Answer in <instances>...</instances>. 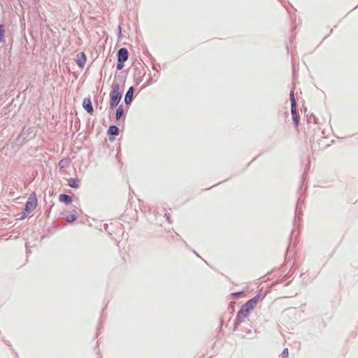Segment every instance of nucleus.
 <instances>
[{"mask_svg":"<svg viewBox=\"0 0 358 358\" xmlns=\"http://www.w3.org/2000/svg\"><path fill=\"white\" fill-rule=\"evenodd\" d=\"M290 100H291V105L293 106V101H296L294 99V92L292 91L290 93Z\"/></svg>","mask_w":358,"mask_h":358,"instance_id":"nucleus-16","label":"nucleus"},{"mask_svg":"<svg viewBox=\"0 0 358 358\" xmlns=\"http://www.w3.org/2000/svg\"><path fill=\"white\" fill-rule=\"evenodd\" d=\"M108 133L112 136H117L119 134V129L116 126H110L108 129Z\"/></svg>","mask_w":358,"mask_h":358,"instance_id":"nucleus-10","label":"nucleus"},{"mask_svg":"<svg viewBox=\"0 0 358 358\" xmlns=\"http://www.w3.org/2000/svg\"><path fill=\"white\" fill-rule=\"evenodd\" d=\"M68 184L70 187H73V188H78L79 187L78 181H77L74 179L69 180Z\"/></svg>","mask_w":358,"mask_h":358,"instance_id":"nucleus-12","label":"nucleus"},{"mask_svg":"<svg viewBox=\"0 0 358 358\" xmlns=\"http://www.w3.org/2000/svg\"><path fill=\"white\" fill-rule=\"evenodd\" d=\"M258 301V296H256L247 301L242 306L240 310L238 312L236 319V324L241 323L243 320L250 314V313L256 306Z\"/></svg>","mask_w":358,"mask_h":358,"instance_id":"nucleus-1","label":"nucleus"},{"mask_svg":"<svg viewBox=\"0 0 358 358\" xmlns=\"http://www.w3.org/2000/svg\"><path fill=\"white\" fill-rule=\"evenodd\" d=\"M133 94H134V89H133V87H131L128 90V91L125 95V97H124V101L127 104L129 103L132 101Z\"/></svg>","mask_w":358,"mask_h":358,"instance_id":"nucleus-8","label":"nucleus"},{"mask_svg":"<svg viewBox=\"0 0 358 358\" xmlns=\"http://www.w3.org/2000/svg\"><path fill=\"white\" fill-rule=\"evenodd\" d=\"M293 102V106L291 107V113L296 127H298L299 122V116L298 115L296 112V101Z\"/></svg>","mask_w":358,"mask_h":358,"instance_id":"nucleus-6","label":"nucleus"},{"mask_svg":"<svg viewBox=\"0 0 358 358\" xmlns=\"http://www.w3.org/2000/svg\"><path fill=\"white\" fill-rule=\"evenodd\" d=\"M128 59V51L126 48H122L118 50L117 52V69L121 70L124 67V62Z\"/></svg>","mask_w":358,"mask_h":358,"instance_id":"nucleus-3","label":"nucleus"},{"mask_svg":"<svg viewBox=\"0 0 358 358\" xmlns=\"http://www.w3.org/2000/svg\"><path fill=\"white\" fill-rule=\"evenodd\" d=\"M110 98V107L113 108L117 106L122 98L121 87L118 83L113 84Z\"/></svg>","mask_w":358,"mask_h":358,"instance_id":"nucleus-2","label":"nucleus"},{"mask_svg":"<svg viewBox=\"0 0 358 358\" xmlns=\"http://www.w3.org/2000/svg\"><path fill=\"white\" fill-rule=\"evenodd\" d=\"M36 206V199L34 198H29L25 206L24 217L27 216Z\"/></svg>","mask_w":358,"mask_h":358,"instance_id":"nucleus-4","label":"nucleus"},{"mask_svg":"<svg viewBox=\"0 0 358 358\" xmlns=\"http://www.w3.org/2000/svg\"><path fill=\"white\" fill-rule=\"evenodd\" d=\"M76 219V216L74 214L68 215L65 218L66 221L68 222H73Z\"/></svg>","mask_w":358,"mask_h":358,"instance_id":"nucleus-13","label":"nucleus"},{"mask_svg":"<svg viewBox=\"0 0 358 358\" xmlns=\"http://www.w3.org/2000/svg\"><path fill=\"white\" fill-rule=\"evenodd\" d=\"M289 355V351L287 348H285L281 354L282 358H287Z\"/></svg>","mask_w":358,"mask_h":358,"instance_id":"nucleus-15","label":"nucleus"},{"mask_svg":"<svg viewBox=\"0 0 358 358\" xmlns=\"http://www.w3.org/2000/svg\"><path fill=\"white\" fill-rule=\"evenodd\" d=\"M59 199L61 202H64L66 204H69L72 201V198L70 196L65 194H60L59 196Z\"/></svg>","mask_w":358,"mask_h":358,"instance_id":"nucleus-9","label":"nucleus"},{"mask_svg":"<svg viewBox=\"0 0 358 358\" xmlns=\"http://www.w3.org/2000/svg\"><path fill=\"white\" fill-rule=\"evenodd\" d=\"M124 114V109L122 106H120L116 111V119H120Z\"/></svg>","mask_w":358,"mask_h":358,"instance_id":"nucleus-11","label":"nucleus"},{"mask_svg":"<svg viewBox=\"0 0 358 358\" xmlns=\"http://www.w3.org/2000/svg\"><path fill=\"white\" fill-rule=\"evenodd\" d=\"M86 56L84 52H81L76 55V63L80 67H83L86 63Z\"/></svg>","mask_w":358,"mask_h":358,"instance_id":"nucleus-5","label":"nucleus"},{"mask_svg":"<svg viewBox=\"0 0 358 358\" xmlns=\"http://www.w3.org/2000/svg\"><path fill=\"white\" fill-rule=\"evenodd\" d=\"M83 106L87 111V113H89L90 114L93 113L94 110L92 105L91 99L90 98L84 99L83 102Z\"/></svg>","mask_w":358,"mask_h":358,"instance_id":"nucleus-7","label":"nucleus"},{"mask_svg":"<svg viewBox=\"0 0 358 358\" xmlns=\"http://www.w3.org/2000/svg\"><path fill=\"white\" fill-rule=\"evenodd\" d=\"M5 34V28L3 25H0V42L3 41Z\"/></svg>","mask_w":358,"mask_h":358,"instance_id":"nucleus-14","label":"nucleus"}]
</instances>
